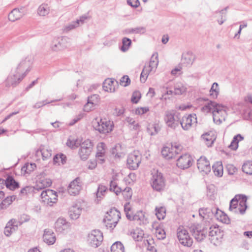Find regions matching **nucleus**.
I'll use <instances>...</instances> for the list:
<instances>
[{"label":"nucleus","mask_w":252,"mask_h":252,"mask_svg":"<svg viewBox=\"0 0 252 252\" xmlns=\"http://www.w3.org/2000/svg\"><path fill=\"white\" fill-rule=\"evenodd\" d=\"M130 80L127 75H124L120 79V83L123 86L126 87L130 84Z\"/></svg>","instance_id":"obj_56"},{"label":"nucleus","mask_w":252,"mask_h":252,"mask_svg":"<svg viewBox=\"0 0 252 252\" xmlns=\"http://www.w3.org/2000/svg\"><path fill=\"white\" fill-rule=\"evenodd\" d=\"M42 201L44 204L52 206L53 204L57 202L58 195L57 192L52 189H46L41 193Z\"/></svg>","instance_id":"obj_11"},{"label":"nucleus","mask_w":252,"mask_h":252,"mask_svg":"<svg viewBox=\"0 0 252 252\" xmlns=\"http://www.w3.org/2000/svg\"><path fill=\"white\" fill-rule=\"evenodd\" d=\"M156 234L158 239L162 240L165 238V231L161 228H157L156 230Z\"/></svg>","instance_id":"obj_55"},{"label":"nucleus","mask_w":252,"mask_h":252,"mask_svg":"<svg viewBox=\"0 0 252 252\" xmlns=\"http://www.w3.org/2000/svg\"><path fill=\"white\" fill-rule=\"evenodd\" d=\"M160 130V127L158 124H155L148 127V130L151 135L157 134Z\"/></svg>","instance_id":"obj_52"},{"label":"nucleus","mask_w":252,"mask_h":252,"mask_svg":"<svg viewBox=\"0 0 252 252\" xmlns=\"http://www.w3.org/2000/svg\"><path fill=\"white\" fill-rule=\"evenodd\" d=\"M107 190V188L106 186L102 185H99L96 194L97 202L99 201L98 198H101L103 196H104Z\"/></svg>","instance_id":"obj_42"},{"label":"nucleus","mask_w":252,"mask_h":252,"mask_svg":"<svg viewBox=\"0 0 252 252\" xmlns=\"http://www.w3.org/2000/svg\"><path fill=\"white\" fill-rule=\"evenodd\" d=\"M79 25H78V21H73L71 23H69V24H68L66 27H65V30L67 31H69L70 30H71L72 29H74V28L78 27Z\"/></svg>","instance_id":"obj_62"},{"label":"nucleus","mask_w":252,"mask_h":252,"mask_svg":"<svg viewBox=\"0 0 252 252\" xmlns=\"http://www.w3.org/2000/svg\"><path fill=\"white\" fill-rule=\"evenodd\" d=\"M95 105L93 102H91L88 100L87 103L84 106V110L86 112H89L94 109Z\"/></svg>","instance_id":"obj_63"},{"label":"nucleus","mask_w":252,"mask_h":252,"mask_svg":"<svg viewBox=\"0 0 252 252\" xmlns=\"http://www.w3.org/2000/svg\"><path fill=\"white\" fill-rule=\"evenodd\" d=\"M197 168L199 170L206 174L211 171V166L209 160L205 157H201L197 162Z\"/></svg>","instance_id":"obj_20"},{"label":"nucleus","mask_w":252,"mask_h":252,"mask_svg":"<svg viewBox=\"0 0 252 252\" xmlns=\"http://www.w3.org/2000/svg\"><path fill=\"white\" fill-rule=\"evenodd\" d=\"M68 38L66 37H63L62 38H55L50 44V49L53 52H59L67 47L65 43L67 42Z\"/></svg>","instance_id":"obj_15"},{"label":"nucleus","mask_w":252,"mask_h":252,"mask_svg":"<svg viewBox=\"0 0 252 252\" xmlns=\"http://www.w3.org/2000/svg\"><path fill=\"white\" fill-rule=\"evenodd\" d=\"M130 235L134 240L139 241L142 239L144 235V233L142 229L136 228L130 233Z\"/></svg>","instance_id":"obj_37"},{"label":"nucleus","mask_w":252,"mask_h":252,"mask_svg":"<svg viewBox=\"0 0 252 252\" xmlns=\"http://www.w3.org/2000/svg\"><path fill=\"white\" fill-rule=\"evenodd\" d=\"M146 28L144 27H136L135 28H132L129 30L130 32H133L135 33L143 34L146 32Z\"/></svg>","instance_id":"obj_54"},{"label":"nucleus","mask_w":252,"mask_h":252,"mask_svg":"<svg viewBox=\"0 0 252 252\" xmlns=\"http://www.w3.org/2000/svg\"><path fill=\"white\" fill-rule=\"evenodd\" d=\"M149 111L148 107H139L135 110V114L136 115H143Z\"/></svg>","instance_id":"obj_60"},{"label":"nucleus","mask_w":252,"mask_h":252,"mask_svg":"<svg viewBox=\"0 0 252 252\" xmlns=\"http://www.w3.org/2000/svg\"><path fill=\"white\" fill-rule=\"evenodd\" d=\"M104 147L105 144L103 143H100L97 147V151L96 154V158L98 162L100 163H102L104 161V159L103 158L105 155Z\"/></svg>","instance_id":"obj_31"},{"label":"nucleus","mask_w":252,"mask_h":252,"mask_svg":"<svg viewBox=\"0 0 252 252\" xmlns=\"http://www.w3.org/2000/svg\"><path fill=\"white\" fill-rule=\"evenodd\" d=\"M36 165L35 163H27L22 168V170L26 173H30L35 168Z\"/></svg>","instance_id":"obj_48"},{"label":"nucleus","mask_w":252,"mask_h":252,"mask_svg":"<svg viewBox=\"0 0 252 252\" xmlns=\"http://www.w3.org/2000/svg\"><path fill=\"white\" fill-rule=\"evenodd\" d=\"M164 120L166 126L172 129H176L179 125V118L173 111L165 112Z\"/></svg>","instance_id":"obj_9"},{"label":"nucleus","mask_w":252,"mask_h":252,"mask_svg":"<svg viewBox=\"0 0 252 252\" xmlns=\"http://www.w3.org/2000/svg\"><path fill=\"white\" fill-rule=\"evenodd\" d=\"M44 242L48 245H53L56 241V236L51 229H46L43 236Z\"/></svg>","instance_id":"obj_23"},{"label":"nucleus","mask_w":252,"mask_h":252,"mask_svg":"<svg viewBox=\"0 0 252 252\" xmlns=\"http://www.w3.org/2000/svg\"><path fill=\"white\" fill-rule=\"evenodd\" d=\"M177 237L179 242L185 246L190 247L193 243L192 239L190 237L187 230L183 227L178 229Z\"/></svg>","instance_id":"obj_14"},{"label":"nucleus","mask_w":252,"mask_h":252,"mask_svg":"<svg viewBox=\"0 0 252 252\" xmlns=\"http://www.w3.org/2000/svg\"><path fill=\"white\" fill-rule=\"evenodd\" d=\"M111 252H125V247L120 241L115 242L111 247Z\"/></svg>","instance_id":"obj_40"},{"label":"nucleus","mask_w":252,"mask_h":252,"mask_svg":"<svg viewBox=\"0 0 252 252\" xmlns=\"http://www.w3.org/2000/svg\"><path fill=\"white\" fill-rule=\"evenodd\" d=\"M69 223L66 220L63 218H59L55 224V227L57 232L62 233L68 228Z\"/></svg>","instance_id":"obj_22"},{"label":"nucleus","mask_w":252,"mask_h":252,"mask_svg":"<svg viewBox=\"0 0 252 252\" xmlns=\"http://www.w3.org/2000/svg\"><path fill=\"white\" fill-rule=\"evenodd\" d=\"M93 147V144L89 139L85 140L80 144L79 154L82 159L86 160L88 158L92 152Z\"/></svg>","instance_id":"obj_13"},{"label":"nucleus","mask_w":252,"mask_h":252,"mask_svg":"<svg viewBox=\"0 0 252 252\" xmlns=\"http://www.w3.org/2000/svg\"><path fill=\"white\" fill-rule=\"evenodd\" d=\"M82 185L81 179L79 177L76 178L68 185L67 188L68 193L73 196L78 195L82 189Z\"/></svg>","instance_id":"obj_17"},{"label":"nucleus","mask_w":252,"mask_h":252,"mask_svg":"<svg viewBox=\"0 0 252 252\" xmlns=\"http://www.w3.org/2000/svg\"><path fill=\"white\" fill-rule=\"evenodd\" d=\"M180 145H171L170 147H164L161 150L162 156L167 159L174 158L181 151Z\"/></svg>","instance_id":"obj_12"},{"label":"nucleus","mask_w":252,"mask_h":252,"mask_svg":"<svg viewBox=\"0 0 252 252\" xmlns=\"http://www.w3.org/2000/svg\"><path fill=\"white\" fill-rule=\"evenodd\" d=\"M113 122L104 119H96L93 122L94 128L101 133H107L111 131L113 129Z\"/></svg>","instance_id":"obj_4"},{"label":"nucleus","mask_w":252,"mask_h":252,"mask_svg":"<svg viewBox=\"0 0 252 252\" xmlns=\"http://www.w3.org/2000/svg\"><path fill=\"white\" fill-rule=\"evenodd\" d=\"M215 175L218 177H221L223 175V166L221 162L218 161L212 166Z\"/></svg>","instance_id":"obj_36"},{"label":"nucleus","mask_w":252,"mask_h":252,"mask_svg":"<svg viewBox=\"0 0 252 252\" xmlns=\"http://www.w3.org/2000/svg\"><path fill=\"white\" fill-rule=\"evenodd\" d=\"M216 217L218 220H219L223 223H228L230 221L227 216L226 214H225L223 212L219 210L218 209H217L216 214Z\"/></svg>","instance_id":"obj_41"},{"label":"nucleus","mask_w":252,"mask_h":252,"mask_svg":"<svg viewBox=\"0 0 252 252\" xmlns=\"http://www.w3.org/2000/svg\"><path fill=\"white\" fill-rule=\"evenodd\" d=\"M192 159L191 156L187 154L180 156L177 160L178 167L184 169L189 168L192 165Z\"/></svg>","instance_id":"obj_18"},{"label":"nucleus","mask_w":252,"mask_h":252,"mask_svg":"<svg viewBox=\"0 0 252 252\" xmlns=\"http://www.w3.org/2000/svg\"><path fill=\"white\" fill-rule=\"evenodd\" d=\"M109 189L110 191L115 192L117 195L122 191V189L118 187L117 183L114 181L110 182Z\"/></svg>","instance_id":"obj_49"},{"label":"nucleus","mask_w":252,"mask_h":252,"mask_svg":"<svg viewBox=\"0 0 252 252\" xmlns=\"http://www.w3.org/2000/svg\"><path fill=\"white\" fill-rule=\"evenodd\" d=\"M243 139L244 137L240 134H238L233 137L229 148L233 150H236L238 147L239 141Z\"/></svg>","instance_id":"obj_39"},{"label":"nucleus","mask_w":252,"mask_h":252,"mask_svg":"<svg viewBox=\"0 0 252 252\" xmlns=\"http://www.w3.org/2000/svg\"><path fill=\"white\" fill-rule=\"evenodd\" d=\"M121 192H122V194L126 200H128L131 198L132 191L130 188L126 187L124 189H122Z\"/></svg>","instance_id":"obj_51"},{"label":"nucleus","mask_w":252,"mask_h":252,"mask_svg":"<svg viewBox=\"0 0 252 252\" xmlns=\"http://www.w3.org/2000/svg\"><path fill=\"white\" fill-rule=\"evenodd\" d=\"M132 220L136 221L140 225L146 224L148 222L147 218L145 216L144 213L142 211H138L133 216H132Z\"/></svg>","instance_id":"obj_26"},{"label":"nucleus","mask_w":252,"mask_h":252,"mask_svg":"<svg viewBox=\"0 0 252 252\" xmlns=\"http://www.w3.org/2000/svg\"><path fill=\"white\" fill-rule=\"evenodd\" d=\"M150 72L151 71L149 70V68H147L146 65H145L140 75V81L142 83H144L146 81L148 76Z\"/></svg>","instance_id":"obj_50"},{"label":"nucleus","mask_w":252,"mask_h":252,"mask_svg":"<svg viewBox=\"0 0 252 252\" xmlns=\"http://www.w3.org/2000/svg\"><path fill=\"white\" fill-rule=\"evenodd\" d=\"M88 100L91 102H93V104L95 106L99 101V95L97 94L92 95L88 97Z\"/></svg>","instance_id":"obj_61"},{"label":"nucleus","mask_w":252,"mask_h":252,"mask_svg":"<svg viewBox=\"0 0 252 252\" xmlns=\"http://www.w3.org/2000/svg\"><path fill=\"white\" fill-rule=\"evenodd\" d=\"M103 89L104 91L107 92H114L115 88L114 85V81L110 79H106L103 83Z\"/></svg>","instance_id":"obj_35"},{"label":"nucleus","mask_w":252,"mask_h":252,"mask_svg":"<svg viewBox=\"0 0 252 252\" xmlns=\"http://www.w3.org/2000/svg\"><path fill=\"white\" fill-rule=\"evenodd\" d=\"M151 185L153 189L157 191H160L165 188V180L162 174L158 171L153 174L151 178Z\"/></svg>","instance_id":"obj_6"},{"label":"nucleus","mask_w":252,"mask_h":252,"mask_svg":"<svg viewBox=\"0 0 252 252\" xmlns=\"http://www.w3.org/2000/svg\"><path fill=\"white\" fill-rule=\"evenodd\" d=\"M15 199V196H7L6 198L3 200V201L1 202V205L2 206V208H6L7 206L9 205Z\"/></svg>","instance_id":"obj_53"},{"label":"nucleus","mask_w":252,"mask_h":252,"mask_svg":"<svg viewBox=\"0 0 252 252\" xmlns=\"http://www.w3.org/2000/svg\"><path fill=\"white\" fill-rule=\"evenodd\" d=\"M36 153L37 155H41L44 160L49 159L52 156V150L45 146H41Z\"/></svg>","instance_id":"obj_28"},{"label":"nucleus","mask_w":252,"mask_h":252,"mask_svg":"<svg viewBox=\"0 0 252 252\" xmlns=\"http://www.w3.org/2000/svg\"><path fill=\"white\" fill-rule=\"evenodd\" d=\"M158 63V54L157 53H155L153 54L148 65L146 66L147 68L151 71L155 72L157 68Z\"/></svg>","instance_id":"obj_29"},{"label":"nucleus","mask_w":252,"mask_h":252,"mask_svg":"<svg viewBox=\"0 0 252 252\" xmlns=\"http://www.w3.org/2000/svg\"><path fill=\"white\" fill-rule=\"evenodd\" d=\"M131 210V208L129 203H126L124 206V211L126 215V217L128 220H131L132 215L129 213Z\"/></svg>","instance_id":"obj_59"},{"label":"nucleus","mask_w":252,"mask_h":252,"mask_svg":"<svg viewBox=\"0 0 252 252\" xmlns=\"http://www.w3.org/2000/svg\"><path fill=\"white\" fill-rule=\"evenodd\" d=\"M24 15V13L20 9L17 8L13 9L8 15V19L11 22H15Z\"/></svg>","instance_id":"obj_30"},{"label":"nucleus","mask_w":252,"mask_h":252,"mask_svg":"<svg viewBox=\"0 0 252 252\" xmlns=\"http://www.w3.org/2000/svg\"><path fill=\"white\" fill-rule=\"evenodd\" d=\"M103 239V235L100 231L94 230L88 234L87 242L91 247L95 248L101 245Z\"/></svg>","instance_id":"obj_8"},{"label":"nucleus","mask_w":252,"mask_h":252,"mask_svg":"<svg viewBox=\"0 0 252 252\" xmlns=\"http://www.w3.org/2000/svg\"><path fill=\"white\" fill-rule=\"evenodd\" d=\"M218 103L210 101L209 102L205 104L204 106L201 108V111L204 113H209L212 112L213 114V111L216 110V108L218 107Z\"/></svg>","instance_id":"obj_34"},{"label":"nucleus","mask_w":252,"mask_h":252,"mask_svg":"<svg viewBox=\"0 0 252 252\" xmlns=\"http://www.w3.org/2000/svg\"><path fill=\"white\" fill-rule=\"evenodd\" d=\"M30 220V217L26 214L21 215L18 221L15 219L10 220L4 228V233L6 236H9L18 229V225L22 224L25 222L29 221Z\"/></svg>","instance_id":"obj_2"},{"label":"nucleus","mask_w":252,"mask_h":252,"mask_svg":"<svg viewBox=\"0 0 252 252\" xmlns=\"http://www.w3.org/2000/svg\"><path fill=\"white\" fill-rule=\"evenodd\" d=\"M122 44L123 45L120 49L122 51L125 52L128 50L130 46L131 45V41L128 38L124 37L122 39Z\"/></svg>","instance_id":"obj_43"},{"label":"nucleus","mask_w":252,"mask_h":252,"mask_svg":"<svg viewBox=\"0 0 252 252\" xmlns=\"http://www.w3.org/2000/svg\"><path fill=\"white\" fill-rule=\"evenodd\" d=\"M51 184L52 182L50 179L40 178L37 181L36 185L34 188L35 190H39L50 187Z\"/></svg>","instance_id":"obj_24"},{"label":"nucleus","mask_w":252,"mask_h":252,"mask_svg":"<svg viewBox=\"0 0 252 252\" xmlns=\"http://www.w3.org/2000/svg\"><path fill=\"white\" fill-rule=\"evenodd\" d=\"M227 108L219 104L216 110L213 111V121L217 125H220L224 122L227 116Z\"/></svg>","instance_id":"obj_10"},{"label":"nucleus","mask_w":252,"mask_h":252,"mask_svg":"<svg viewBox=\"0 0 252 252\" xmlns=\"http://www.w3.org/2000/svg\"><path fill=\"white\" fill-rule=\"evenodd\" d=\"M141 97V94L139 92L135 91L133 92L131 100L134 103H137Z\"/></svg>","instance_id":"obj_58"},{"label":"nucleus","mask_w":252,"mask_h":252,"mask_svg":"<svg viewBox=\"0 0 252 252\" xmlns=\"http://www.w3.org/2000/svg\"><path fill=\"white\" fill-rule=\"evenodd\" d=\"M194 56L191 53H186L183 56L182 60L187 64H192L194 61Z\"/></svg>","instance_id":"obj_47"},{"label":"nucleus","mask_w":252,"mask_h":252,"mask_svg":"<svg viewBox=\"0 0 252 252\" xmlns=\"http://www.w3.org/2000/svg\"><path fill=\"white\" fill-rule=\"evenodd\" d=\"M201 137L202 140L208 147H211L216 139L215 134L212 131L202 134Z\"/></svg>","instance_id":"obj_25"},{"label":"nucleus","mask_w":252,"mask_h":252,"mask_svg":"<svg viewBox=\"0 0 252 252\" xmlns=\"http://www.w3.org/2000/svg\"><path fill=\"white\" fill-rule=\"evenodd\" d=\"M120 212L115 209H111L107 213L103 221L107 228L113 229L120 219Z\"/></svg>","instance_id":"obj_3"},{"label":"nucleus","mask_w":252,"mask_h":252,"mask_svg":"<svg viewBox=\"0 0 252 252\" xmlns=\"http://www.w3.org/2000/svg\"><path fill=\"white\" fill-rule=\"evenodd\" d=\"M156 215L158 220H162L165 217L166 210L164 207H160L159 208H156L155 209Z\"/></svg>","instance_id":"obj_45"},{"label":"nucleus","mask_w":252,"mask_h":252,"mask_svg":"<svg viewBox=\"0 0 252 252\" xmlns=\"http://www.w3.org/2000/svg\"><path fill=\"white\" fill-rule=\"evenodd\" d=\"M242 170L247 174L252 175V161H248L244 163Z\"/></svg>","instance_id":"obj_44"},{"label":"nucleus","mask_w":252,"mask_h":252,"mask_svg":"<svg viewBox=\"0 0 252 252\" xmlns=\"http://www.w3.org/2000/svg\"><path fill=\"white\" fill-rule=\"evenodd\" d=\"M210 95L213 98H217L219 93V85L217 83H214L210 90Z\"/></svg>","instance_id":"obj_46"},{"label":"nucleus","mask_w":252,"mask_h":252,"mask_svg":"<svg viewBox=\"0 0 252 252\" xmlns=\"http://www.w3.org/2000/svg\"><path fill=\"white\" fill-rule=\"evenodd\" d=\"M196 123L197 118L195 114L184 116L179 122L182 128L185 130H189L193 124Z\"/></svg>","instance_id":"obj_16"},{"label":"nucleus","mask_w":252,"mask_h":252,"mask_svg":"<svg viewBox=\"0 0 252 252\" xmlns=\"http://www.w3.org/2000/svg\"><path fill=\"white\" fill-rule=\"evenodd\" d=\"M241 196H235V197L232 199L230 202L229 206V210L230 211H233L235 212H237L239 211L240 214H243L245 213L246 209L247 207L246 205V200L247 199L245 196H242V200L239 202L240 207L238 206V200L240 199Z\"/></svg>","instance_id":"obj_5"},{"label":"nucleus","mask_w":252,"mask_h":252,"mask_svg":"<svg viewBox=\"0 0 252 252\" xmlns=\"http://www.w3.org/2000/svg\"><path fill=\"white\" fill-rule=\"evenodd\" d=\"M142 157L139 151H134L127 158V166L130 170L137 169L141 162Z\"/></svg>","instance_id":"obj_7"},{"label":"nucleus","mask_w":252,"mask_h":252,"mask_svg":"<svg viewBox=\"0 0 252 252\" xmlns=\"http://www.w3.org/2000/svg\"><path fill=\"white\" fill-rule=\"evenodd\" d=\"M26 76V73H24L21 74L18 71H16V73L10 75L6 80V86L8 87L15 86L20 83Z\"/></svg>","instance_id":"obj_19"},{"label":"nucleus","mask_w":252,"mask_h":252,"mask_svg":"<svg viewBox=\"0 0 252 252\" xmlns=\"http://www.w3.org/2000/svg\"><path fill=\"white\" fill-rule=\"evenodd\" d=\"M187 91L186 87L182 83H177L174 86V94L181 95Z\"/></svg>","instance_id":"obj_38"},{"label":"nucleus","mask_w":252,"mask_h":252,"mask_svg":"<svg viewBox=\"0 0 252 252\" xmlns=\"http://www.w3.org/2000/svg\"><path fill=\"white\" fill-rule=\"evenodd\" d=\"M35 190L34 187L26 186L21 189L20 193L22 194H27Z\"/></svg>","instance_id":"obj_57"},{"label":"nucleus","mask_w":252,"mask_h":252,"mask_svg":"<svg viewBox=\"0 0 252 252\" xmlns=\"http://www.w3.org/2000/svg\"><path fill=\"white\" fill-rule=\"evenodd\" d=\"M31 64V62L30 58L29 57H26L25 59H22L18 64L16 68V71H18L20 73L24 70H26L24 73H25L26 75L27 72L30 70L29 68Z\"/></svg>","instance_id":"obj_21"},{"label":"nucleus","mask_w":252,"mask_h":252,"mask_svg":"<svg viewBox=\"0 0 252 252\" xmlns=\"http://www.w3.org/2000/svg\"><path fill=\"white\" fill-rule=\"evenodd\" d=\"M226 168L229 175H233L237 171V169L232 164H228Z\"/></svg>","instance_id":"obj_64"},{"label":"nucleus","mask_w":252,"mask_h":252,"mask_svg":"<svg viewBox=\"0 0 252 252\" xmlns=\"http://www.w3.org/2000/svg\"><path fill=\"white\" fill-rule=\"evenodd\" d=\"M4 186L10 190H13L19 187V183L15 181L12 176H8L4 180Z\"/></svg>","instance_id":"obj_27"},{"label":"nucleus","mask_w":252,"mask_h":252,"mask_svg":"<svg viewBox=\"0 0 252 252\" xmlns=\"http://www.w3.org/2000/svg\"><path fill=\"white\" fill-rule=\"evenodd\" d=\"M82 211V209L77 205L72 206L69 211V214L70 218L72 220L77 219Z\"/></svg>","instance_id":"obj_32"},{"label":"nucleus","mask_w":252,"mask_h":252,"mask_svg":"<svg viewBox=\"0 0 252 252\" xmlns=\"http://www.w3.org/2000/svg\"><path fill=\"white\" fill-rule=\"evenodd\" d=\"M190 232L197 241H201L206 237L207 234L212 240L218 237L216 236L220 234L218 227L210 225L208 221H204L201 224H193L189 227Z\"/></svg>","instance_id":"obj_1"},{"label":"nucleus","mask_w":252,"mask_h":252,"mask_svg":"<svg viewBox=\"0 0 252 252\" xmlns=\"http://www.w3.org/2000/svg\"><path fill=\"white\" fill-rule=\"evenodd\" d=\"M50 12V7L48 4L43 3L37 9V14L41 17L47 16Z\"/></svg>","instance_id":"obj_33"}]
</instances>
